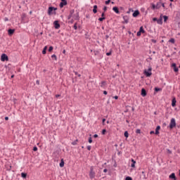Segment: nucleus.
<instances>
[{
    "instance_id": "nucleus-25",
    "label": "nucleus",
    "mask_w": 180,
    "mask_h": 180,
    "mask_svg": "<svg viewBox=\"0 0 180 180\" xmlns=\"http://www.w3.org/2000/svg\"><path fill=\"white\" fill-rule=\"evenodd\" d=\"M21 176H22V178H24V179H26V176H27V174H26V173H21Z\"/></svg>"
},
{
    "instance_id": "nucleus-3",
    "label": "nucleus",
    "mask_w": 180,
    "mask_h": 180,
    "mask_svg": "<svg viewBox=\"0 0 180 180\" xmlns=\"http://www.w3.org/2000/svg\"><path fill=\"white\" fill-rule=\"evenodd\" d=\"M89 178L90 179H94L95 178V172L94 171V167H90V172H89Z\"/></svg>"
},
{
    "instance_id": "nucleus-15",
    "label": "nucleus",
    "mask_w": 180,
    "mask_h": 180,
    "mask_svg": "<svg viewBox=\"0 0 180 180\" xmlns=\"http://www.w3.org/2000/svg\"><path fill=\"white\" fill-rule=\"evenodd\" d=\"M141 94L142 96H147V91L144 89H142Z\"/></svg>"
},
{
    "instance_id": "nucleus-63",
    "label": "nucleus",
    "mask_w": 180,
    "mask_h": 180,
    "mask_svg": "<svg viewBox=\"0 0 180 180\" xmlns=\"http://www.w3.org/2000/svg\"><path fill=\"white\" fill-rule=\"evenodd\" d=\"M63 54H65V50H63Z\"/></svg>"
},
{
    "instance_id": "nucleus-35",
    "label": "nucleus",
    "mask_w": 180,
    "mask_h": 180,
    "mask_svg": "<svg viewBox=\"0 0 180 180\" xmlns=\"http://www.w3.org/2000/svg\"><path fill=\"white\" fill-rule=\"evenodd\" d=\"M152 9H157L155 4H152Z\"/></svg>"
},
{
    "instance_id": "nucleus-28",
    "label": "nucleus",
    "mask_w": 180,
    "mask_h": 180,
    "mask_svg": "<svg viewBox=\"0 0 180 180\" xmlns=\"http://www.w3.org/2000/svg\"><path fill=\"white\" fill-rule=\"evenodd\" d=\"M139 32L141 33H146V31L144 30V28H143V27H141L139 29Z\"/></svg>"
},
{
    "instance_id": "nucleus-60",
    "label": "nucleus",
    "mask_w": 180,
    "mask_h": 180,
    "mask_svg": "<svg viewBox=\"0 0 180 180\" xmlns=\"http://www.w3.org/2000/svg\"><path fill=\"white\" fill-rule=\"evenodd\" d=\"M5 120H9V117H5Z\"/></svg>"
},
{
    "instance_id": "nucleus-11",
    "label": "nucleus",
    "mask_w": 180,
    "mask_h": 180,
    "mask_svg": "<svg viewBox=\"0 0 180 180\" xmlns=\"http://www.w3.org/2000/svg\"><path fill=\"white\" fill-rule=\"evenodd\" d=\"M139 15H140V11H139V10L135 11L132 14L134 18H137Z\"/></svg>"
},
{
    "instance_id": "nucleus-42",
    "label": "nucleus",
    "mask_w": 180,
    "mask_h": 180,
    "mask_svg": "<svg viewBox=\"0 0 180 180\" xmlns=\"http://www.w3.org/2000/svg\"><path fill=\"white\" fill-rule=\"evenodd\" d=\"M75 75H77V77H81V74H79L78 72H75Z\"/></svg>"
},
{
    "instance_id": "nucleus-39",
    "label": "nucleus",
    "mask_w": 180,
    "mask_h": 180,
    "mask_svg": "<svg viewBox=\"0 0 180 180\" xmlns=\"http://www.w3.org/2000/svg\"><path fill=\"white\" fill-rule=\"evenodd\" d=\"M102 134H103V135L106 134V129H103V130H102Z\"/></svg>"
},
{
    "instance_id": "nucleus-55",
    "label": "nucleus",
    "mask_w": 180,
    "mask_h": 180,
    "mask_svg": "<svg viewBox=\"0 0 180 180\" xmlns=\"http://www.w3.org/2000/svg\"><path fill=\"white\" fill-rule=\"evenodd\" d=\"M114 99H119V96H114Z\"/></svg>"
},
{
    "instance_id": "nucleus-19",
    "label": "nucleus",
    "mask_w": 180,
    "mask_h": 180,
    "mask_svg": "<svg viewBox=\"0 0 180 180\" xmlns=\"http://www.w3.org/2000/svg\"><path fill=\"white\" fill-rule=\"evenodd\" d=\"M98 6H96V5H94V8H93V12H94V13H97V12H98Z\"/></svg>"
},
{
    "instance_id": "nucleus-30",
    "label": "nucleus",
    "mask_w": 180,
    "mask_h": 180,
    "mask_svg": "<svg viewBox=\"0 0 180 180\" xmlns=\"http://www.w3.org/2000/svg\"><path fill=\"white\" fill-rule=\"evenodd\" d=\"M124 136L127 139L129 137V132L127 131H124Z\"/></svg>"
},
{
    "instance_id": "nucleus-48",
    "label": "nucleus",
    "mask_w": 180,
    "mask_h": 180,
    "mask_svg": "<svg viewBox=\"0 0 180 180\" xmlns=\"http://www.w3.org/2000/svg\"><path fill=\"white\" fill-rule=\"evenodd\" d=\"M103 11H104V12H106V11H108V7L104 6L103 7Z\"/></svg>"
},
{
    "instance_id": "nucleus-47",
    "label": "nucleus",
    "mask_w": 180,
    "mask_h": 180,
    "mask_svg": "<svg viewBox=\"0 0 180 180\" xmlns=\"http://www.w3.org/2000/svg\"><path fill=\"white\" fill-rule=\"evenodd\" d=\"M136 35L139 37V36H141V32L140 31H139L137 33H136Z\"/></svg>"
},
{
    "instance_id": "nucleus-6",
    "label": "nucleus",
    "mask_w": 180,
    "mask_h": 180,
    "mask_svg": "<svg viewBox=\"0 0 180 180\" xmlns=\"http://www.w3.org/2000/svg\"><path fill=\"white\" fill-rule=\"evenodd\" d=\"M53 11H57V8H54V7H49L48 9V14L49 15H51V12H53Z\"/></svg>"
},
{
    "instance_id": "nucleus-62",
    "label": "nucleus",
    "mask_w": 180,
    "mask_h": 180,
    "mask_svg": "<svg viewBox=\"0 0 180 180\" xmlns=\"http://www.w3.org/2000/svg\"><path fill=\"white\" fill-rule=\"evenodd\" d=\"M14 77H15V75H12L11 78H14Z\"/></svg>"
},
{
    "instance_id": "nucleus-59",
    "label": "nucleus",
    "mask_w": 180,
    "mask_h": 180,
    "mask_svg": "<svg viewBox=\"0 0 180 180\" xmlns=\"http://www.w3.org/2000/svg\"><path fill=\"white\" fill-rule=\"evenodd\" d=\"M101 16H102V18H105L104 17L105 16V13H102Z\"/></svg>"
},
{
    "instance_id": "nucleus-10",
    "label": "nucleus",
    "mask_w": 180,
    "mask_h": 180,
    "mask_svg": "<svg viewBox=\"0 0 180 180\" xmlns=\"http://www.w3.org/2000/svg\"><path fill=\"white\" fill-rule=\"evenodd\" d=\"M172 68H174V72H178V71H179V69L176 67V63H172Z\"/></svg>"
},
{
    "instance_id": "nucleus-31",
    "label": "nucleus",
    "mask_w": 180,
    "mask_h": 180,
    "mask_svg": "<svg viewBox=\"0 0 180 180\" xmlns=\"http://www.w3.org/2000/svg\"><path fill=\"white\" fill-rule=\"evenodd\" d=\"M163 19H164V22H167L168 20V16L164 15Z\"/></svg>"
},
{
    "instance_id": "nucleus-46",
    "label": "nucleus",
    "mask_w": 180,
    "mask_h": 180,
    "mask_svg": "<svg viewBox=\"0 0 180 180\" xmlns=\"http://www.w3.org/2000/svg\"><path fill=\"white\" fill-rule=\"evenodd\" d=\"M89 143L91 144V143H92V138L89 137Z\"/></svg>"
},
{
    "instance_id": "nucleus-21",
    "label": "nucleus",
    "mask_w": 180,
    "mask_h": 180,
    "mask_svg": "<svg viewBox=\"0 0 180 180\" xmlns=\"http://www.w3.org/2000/svg\"><path fill=\"white\" fill-rule=\"evenodd\" d=\"M124 23H129V18L127 16L123 17Z\"/></svg>"
},
{
    "instance_id": "nucleus-41",
    "label": "nucleus",
    "mask_w": 180,
    "mask_h": 180,
    "mask_svg": "<svg viewBox=\"0 0 180 180\" xmlns=\"http://www.w3.org/2000/svg\"><path fill=\"white\" fill-rule=\"evenodd\" d=\"M53 46H50L49 49V51L51 52V51H53Z\"/></svg>"
},
{
    "instance_id": "nucleus-29",
    "label": "nucleus",
    "mask_w": 180,
    "mask_h": 180,
    "mask_svg": "<svg viewBox=\"0 0 180 180\" xmlns=\"http://www.w3.org/2000/svg\"><path fill=\"white\" fill-rule=\"evenodd\" d=\"M157 22L158 25H162V18L158 19Z\"/></svg>"
},
{
    "instance_id": "nucleus-12",
    "label": "nucleus",
    "mask_w": 180,
    "mask_h": 180,
    "mask_svg": "<svg viewBox=\"0 0 180 180\" xmlns=\"http://www.w3.org/2000/svg\"><path fill=\"white\" fill-rule=\"evenodd\" d=\"M169 178L170 179H174V180H176V176H175V173H172L169 176Z\"/></svg>"
},
{
    "instance_id": "nucleus-7",
    "label": "nucleus",
    "mask_w": 180,
    "mask_h": 180,
    "mask_svg": "<svg viewBox=\"0 0 180 180\" xmlns=\"http://www.w3.org/2000/svg\"><path fill=\"white\" fill-rule=\"evenodd\" d=\"M67 5V0H61V2L60 3V8H63Z\"/></svg>"
},
{
    "instance_id": "nucleus-51",
    "label": "nucleus",
    "mask_w": 180,
    "mask_h": 180,
    "mask_svg": "<svg viewBox=\"0 0 180 180\" xmlns=\"http://www.w3.org/2000/svg\"><path fill=\"white\" fill-rule=\"evenodd\" d=\"M161 6H162V8H165V4L162 3Z\"/></svg>"
},
{
    "instance_id": "nucleus-9",
    "label": "nucleus",
    "mask_w": 180,
    "mask_h": 180,
    "mask_svg": "<svg viewBox=\"0 0 180 180\" xmlns=\"http://www.w3.org/2000/svg\"><path fill=\"white\" fill-rule=\"evenodd\" d=\"M53 25H54L55 29H60V23H58V20L54 21Z\"/></svg>"
},
{
    "instance_id": "nucleus-20",
    "label": "nucleus",
    "mask_w": 180,
    "mask_h": 180,
    "mask_svg": "<svg viewBox=\"0 0 180 180\" xmlns=\"http://www.w3.org/2000/svg\"><path fill=\"white\" fill-rule=\"evenodd\" d=\"M100 86L101 88H103V86H106V81H102L101 83Z\"/></svg>"
},
{
    "instance_id": "nucleus-53",
    "label": "nucleus",
    "mask_w": 180,
    "mask_h": 180,
    "mask_svg": "<svg viewBox=\"0 0 180 180\" xmlns=\"http://www.w3.org/2000/svg\"><path fill=\"white\" fill-rule=\"evenodd\" d=\"M103 94H104V95H108V91H103Z\"/></svg>"
},
{
    "instance_id": "nucleus-32",
    "label": "nucleus",
    "mask_w": 180,
    "mask_h": 180,
    "mask_svg": "<svg viewBox=\"0 0 180 180\" xmlns=\"http://www.w3.org/2000/svg\"><path fill=\"white\" fill-rule=\"evenodd\" d=\"M51 58H54L56 60H57V56H56V54H53L51 56Z\"/></svg>"
},
{
    "instance_id": "nucleus-64",
    "label": "nucleus",
    "mask_w": 180,
    "mask_h": 180,
    "mask_svg": "<svg viewBox=\"0 0 180 180\" xmlns=\"http://www.w3.org/2000/svg\"><path fill=\"white\" fill-rule=\"evenodd\" d=\"M37 84L39 85V84H40V82H39V80L37 81Z\"/></svg>"
},
{
    "instance_id": "nucleus-13",
    "label": "nucleus",
    "mask_w": 180,
    "mask_h": 180,
    "mask_svg": "<svg viewBox=\"0 0 180 180\" xmlns=\"http://www.w3.org/2000/svg\"><path fill=\"white\" fill-rule=\"evenodd\" d=\"M131 168H136V160H134V159H131Z\"/></svg>"
},
{
    "instance_id": "nucleus-1",
    "label": "nucleus",
    "mask_w": 180,
    "mask_h": 180,
    "mask_svg": "<svg viewBox=\"0 0 180 180\" xmlns=\"http://www.w3.org/2000/svg\"><path fill=\"white\" fill-rule=\"evenodd\" d=\"M75 12V11L70 10V15L68 16V20H70V19H71V18H72V22H74V20H78L79 19V13H76L74 14Z\"/></svg>"
},
{
    "instance_id": "nucleus-16",
    "label": "nucleus",
    "mask_w": 180,
    "mask_h": 180,
    "mask_svg": "<svg viewBox=\"0 0 180 180\" xmlns=\"http://www.w3.org/2000/svg\"><path fill=\"white\" fill-rule=\"evenodd\" d=\"M112 11H114L115 13H120V11H119V8L117 6L113 7Z\"/></svg>"
},
{
    "instance_id": "nucleus-56",
    "label": "nucleus",
    "mask_w": 180,
    "mask_h": 180,
    "mask_svg": "<svg viewBox=\"0 0 180 180\" xmlns=\"http://www.w3.org/2000/svg\"><path fill=\"white\" fill-rule=\"evenodd\" d=\"M154 133H155L154 131H150V134H154Z\"/></svg>"
},
{
    "instance_id": "nucleus-2",
    "label": "nucleus",
    "mask_w": 180,
    "mask_h": 180,
    "mask_svg": "<svg viewBox=\"0 0 180 180\" xmlns=\"http://www.w3.org/2000/svg\"><path fill=\"white\" fill-rule=\"evenodd\" d=\"M151 71H153V68H151V66L148 67V70H145L144 74H145L146 77H151V75H153V73L151 72Z\"/></svg>"
},
{
    "instance_id": "nucleus-33",
    "label": "nucleus",
    "mask_w": 180,
    "mask_h": 180,
    "mask_svg": "<svg viewBox=\"0 0 180 180\" xmlns=\"http://www.w3.org/2000/svg\"><path fill=\"white\" fill-rule=\"evenodd\" d=\"M142 174H143V179H147V177H146V172H142Z\"/></svg>"
},
{
    "instance_id": "nucleus-43",
    "label": "nucleus",
    "mask_w": 180,
    "mask_h": 180,
    "mask_svg": "<svg viewBox=\"0 0 180 180\" xmlns=\"http://www.w3.org/2000/svg\"><path fill=\"white\" fill-rule=\"evenodd\" d=\"M92 148V146H87V150H89V151H91V149Z\"/></svg>"
},
{
    "instance_id": "nucleus-57",
    "label": "nucleus",
    "mask_w": 180,
    "mask_h": 180,
    "mask_svg": "<svg viewBox=\"0 0 180 180\" xmlns=\"http://www.w3.org/2000/svg\"><path fill=\"white\" fill-rule=\"evenodd\" d=\"M60 94H56V98H60Z\"/></svg>"
},
{
    "instance_id": "nucleus-5",
    "label": "nucleus",
    "mask_w": 180,
    "mask_h": 180,
    "mask_svg": "<svg viewBox=\"0 0 180 180\" xmlns=\"http://www.w3.org/2000/svg\"><path fill=\"white\" fill-rule=\"evenodd\" d=\"M1 61H8L9 58H8V56L5 53H3L1 56Z\"/></svg>"
},
{
    "instance_id": "nucleus-22",
    "label": "nucleus",
    "mask_w": 180,
    "mask_h": 180,
    "mask_svg": "<svg viewBox=\"0 0 180 180\" xmlns=\"http://www.w3.org/2000/svg\"><path fill=\"white\" fill-rule=\"evenodd\" d=\"M169 43H172V44H175V39L171 38V39L169 40Z\"/></svg>"
},
{
    "instance_id": "nucleus-24",
    "label": "nucleus",
    "mask_w": 180,
    "mask_h": 180,
    "mask_svg": "<svg viewBox=\"0 0 180 180\" xmlns=\"http://www.w3.org/2000/svg\"><path fill=\"white\" fill-rule=\"evenodd\" d=\"M59 165H60V168H63V167H64V160H63V159L61 160Z\"/></svg>"
},
{
    "instance_id": "nucleus-18",
    "label": "nucleus",
    "mask_w": 180,
    "mask_h": 180,
    "mask_svg": "<svg viewBox=\"0 0 180 180\" xmlns=\"http://www.w3.org/2000/svg\"><path fill=\"white\" fill-rule=\"evenodd\" d=\"M8 33L10 36H12V34H13V33H15V30L9 29L8 31Z\"/></svg>"
},
{
    "instance_id": "nucleus-44",
    "label": "nucleus",
    "mask_w": 180,
    "mask_h": 180,
    "mask_svg": "<svg viewBox=\"0 0 180 180\" xmlns=\"http://www.w3.org/2000/svg\"><path fill=\"white\" fill-rule=\"evenodd\" d=\"M167 151L169 154H172V151L169 149H167Z\"/></svg>"
},
{
    "instance_id": "nucleus-37",
    "label": "nucleus",
    "mask_w": 180,
    "mask_h": 180,
    "mask_svg": "<svg viewBox=\"0 0 180 180\" xmlns=\"http://www.w3.org/2000/svg\"><path fill=\"white\" fill-rule=\"evenodd\" d=\"M136 133L137 134H140L141 133V130H140V129H136Z\"/></svg>"
},
{
    "instance_id": "nucleus-26",
    "label": "nucleus",
    "mask_w": 180,
    "mask_h": 180,
    "mask_svg": "<svg viewBox=\"0 0 180 180\" xmlns=\"http://www.w3.org/2000/svg\"><path fill=\"white\" fill-rule=\"evenodd\" d=\"M78 144V139H76L75 141L72 142V146H77Z\"/></svg>"
},
{
    "instance_id": "nucleus-54",
    "label": "nucleus",
    "mask_w": 180,
    "mask_h": 180,
    "mask_svg": "<svg viewBox=\"0 0 180 180\" xmlns=\"http://www.w3.org/2000/svg\"><path fill=\"white\" fill-rule=\"evenodd\" d=\"M94 139H97L98 134H94Z\"/></svg>"
},
{
    "instance_id": "nucleus-17",
    "label": "nucleus",
    "mask_w": 180,
    "mask_h": 180,
    "mask_svg": "<svg viewBox=\"0 0 180 180\" xmlns=\"http://www.w3.org/2000/svg\"><path fill=\"white\" fill-rule=\"evenodd\" d=\"M160 129H161V127L160 126L156 127L155 134H160Z\"/></svg>"
},
{
    "instance_id": "nucleus-23",
    "label": "nucleus",
    "mask_w": 180,
    "mask_h": 180,
    "mask_svg": "<svg viewBox=\"0 0 180 180\" xmlns=\"http://www.w3.org/2000/svg\"><path fill=\"white\" fill-rule=\"evenodd\" d=\"M46 51H47V46H44L42 51V54H46Z\"/></svg>"
},
{
    "instance_id": "nucleus-50",
    "label": "nucleus",
    "mask_w": 180,
    "mask_h": 180,
    "mask_svg": "<svg viewBox=\"0 0 180 180\" xmlns=\"http://www.w3.org/2000/svg\"><path fill=\"white\" fill-rule=\"evenodd\" d=\"M33 151H37V146H34V147L33 148Z\"/></svg>"
},
{
    "instance_id": "nucleus-58",
    "label": "nucleus",
    "mask_w": 180,
    "mask_h": 180,
    "mask_svg": "<svg viewBox=\"0 0 180 180\" xmlns=\"http://www.w3.org/2000/svg\"><path fill=\"white\" fill-rule=\"evenodd\" d=\"M103 172H105V173L108 172V169H104Z\"/></svg>"
},
{
    "instance_id": "nucleus-4",
    "label": "nucleus",
    "mask_w": 180,
    "mask_h": 180,
    "mask_svg": "<svg viewBox=\"0 0 180 180\" xmlns=\"http://www.w3.org/2000/svg\"><path fill=\"white\" fill-rule=\"evenodd\" d=\"M176 126V122H175L174 118H172L169 124V128L170 129H174Z\"/></svg>"
},
{
    "instance_id": "nucleus-34",
    "label": "nucleus",
    "mask_w": 180,
    "mask_h": 180,
    "mask_svg": "<svg viewBox=\"0 0 180 180\" xmlns=\"http://www.w3.org/2000/svg\"><path fill=\"white\" fill-rule=\"evenodd\" d=\"M98 20L100 22H103V20H105V17H101V18H98Z\"/></svg>"
},
{
    "instance_id": "nucleus-45",
    "label": "nucleus",
    "mask_w": 180,
    "mask_h": 180,
    "mask_svg": "<svg viewBox=\"0 0 180 180\" xmlns=\"http://www.w3.org/2000/svg\"><path fill=\"white\" fill-rule=\"evenodd\" d=\"M110 4V0L105 1V5H109Z\"/></svg>"
},
{
    "instance_id": "nucleus-14",
    "label": "nucleus",
    "mask_w": 180,
    "mask_h": 180,
    "mask_svg": "<svg viewBox=\"0 0 180 180\" xmlns=\"http://www.w3.org/2000/svg\"><path fill=\"white\" fill-rule=\"evenodd\" d=\"M161 5H162V2L161 1H158L156 4V9H160V8H161Z\"/></svg>"
},
{
    "instance_id": "nucleus-8",
    "label": "nucleus",
    "mask_w": 180,
    "mask_h": 180,
    "mask_svg": "<svg viewBox=\"0 0 180 180\" xmlns=\"http://www.w3.org/2000/svg\"><path fill=\"white\" fill-rule=\"evenodd\" d=\"M172 106L173 108H175L176 106V98L175 97H173L172 100Z\"/></svg>"
},
{
    "instance_id": "nucleus-38",
    "label": "nucleus",
    "mask_w": 180,
    "mask_h": 180,
    "mask_svg": "<svg viewBox=\"0 0 180 180\" xmlns=\"http://www.w3.org/2000/svg\"><path fill=\"white\" fill-rule=\"evenodd\" d=\"M125 180H133V179L130 176H127L125 178Z\"/></svg>"
},
{
    "instance_id": "nucleus-40",
    "label": "nucleus",
    "mask_w": 180,
    "mask_h": 180,
    "mask_svg": "<svg viewBox=\"0 0 180 180\" xmlns=\"http://www.w3.org/2000/svg\"><path fill=\"white\" fill-rule=\"evenodd\" d=\"M106 56H112V51H110L108 53H106Z\"/></svg>"
},
{
    "instance_id": "nucleus-36",
    "label": "nucleus",
    "mask_w": 180,
    "mask_h": 180,
    "mask_svg": "<svg viewBox=\"0 0 180 180\" xmlns=\"http://www.w3.org/2000/svg\"><path fill=\"white\" fill-rule=\"evenodd\" d=\"M73 29H75V30H77V29H78V27H77V22L75 23V25L73 26Z\"/></svg>"
},
{
    "instance_id": "nucleus-49",
    "label": "nucleus",
    "mask_w": 180,
    "mask_h": 180,
    "mask_svg": "<svg viewBox=\"0 0 180 180\" xmlns=\"http://www.w3.org/2000/svg\"><path fill=\"white\" fill-rule=\"evenodd\" d=\"M153 22H158V19L157 18H154L153 19Z\"/></svg>"
},
{
    "instance_id": "nucleus-27",
    "label": "nucleus",
    "mask_w": 180,
    "mask_h": 180,
    "mask_svg": "<svg viewBox=\"0 0 180 180\" xmlns=\"http://www.w3.org/2000/svg\"><path fill=\"white\" fill-rule=\"evenodd\" d=\"M160 91H162V89L158 88V87L155 88V92H160Z\"/></svg>"
},
{
    "instance_id": "nucleus-52",
    "label": "nucleus",
    "mask_w": 180,
    "mask_h": 180,
    "mask_svg": "<svg viewBox=\"0 0 180 180\" xmlns=\"http://www.w3.org/2000/svg\"><path fill=\"white\" fill-rule=\"evenodd\" d=\"M152 43H157V40H155V39H152Z\"/></svg>"
},
{
    "instance_id": "nucleus-61",
    "label": "nucleus",
    "mask_w": 180,
    "mask_h": 180,
    "mask_svg": "<svg viewBox=\"0 0 180 180\" xmlns=\"http://www.w3.org/2000/svg\"><path fill=\"white\" fill-rule=\"evenodd\" d=\"M105 122H106V119L103 118V123H105Z\"/></svg>"
}]
</instances>
